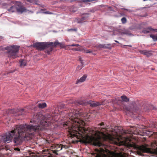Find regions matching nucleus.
Here are the masks:
<instances>
[{"label": "nucleus", "mask_w": 157, "mask_h": 157, "mask_svg": "<svg viewBox=\"0 0 157 157\" xmlns=\"http://www.w3.org/2000/svg\"><path fill=\"white\" fill-rule=\"evenodd\" d=\"M153 30H152V32H153V31L155 32H157V29H153Z\"/></svg>", "instance_id": "obj_32"}, {"label": "nucleus", "mask_w": 157, "mask_h": 157, "mask_svg": "<svg viewBox=\"0 0 157 157\" xmlns=\"http://www.w3.org/2000/svg\"><path fill=\"white\" fill-rule=\"evenodd\" d=\"M113 47V45L112 44H99L97 47L98 48L110 49H111Z\"/></svg>", "instance_id": "obj_8"}, {"label": "nucleus", "mask_w": 157, "mask_h": 157, "mask_svg": "<svg viewBox=\"0 0 157 157\" xmlns=\"http://www.w3.org/2000/svg\"><path fill=\"white\" fill-rule=\"evenodd\" d=\"M79 60H80H80H82L81 59V58H79Z\"/></svg>", "instance_id": "obj_42"}, {"label": "nucleus", "mask_w": 157, "mask_h": 157, "mask_svg": "<svg viewBox=\"0 0 157 157\" xmlns=\"http://www.w3.org/2000/svg\"><path fill=\"white\" fill-rule=\"evenodd\" d=\"M69 46H76L77 47V48H73V50H75L76 51H81V52H83V48L80 45H79L78 44H73L71 45H69Z\"/></svg>", "instance_id": "obj_9"}, {"label": "nucleus", "mask_w": 157, "mask_h": 157, "mask_svg": "<svg viewBox=\"0 0 157 157\" xmlns=\"http://www.w3.org/2000/svg\"><path fill=\"white\" fill-rule=\"evenodd\" d=\"M18 114L19 115V116H22L25 114V110L23 109H21L19 111V112L18 113Z\"/></svg>", "instance_id": "obj_20"}, {"label": "nucleus", "mask_w": 157, "mask_h": 157, "mask_svg": "<svg viewBox=\"0 0 157 157\" xmlns=\"http://www.w3.org/2000/svg\"><path fill=\"white\" fill-rule=\"evenodd\" d=\"M122 34H128V32L127 31H125L122 33Z\"/></svg>", "instance_id": "obj_30"}, {"label": "nucleus", "mask_w": 157, "mask_h": 157, "mask_svg": "<svg viewBox=\"0 0 157 157\" xmlns=\"http://www.w3.org/2000/svg\"><path fill=\"white\" fill-rule=\"evenodd\" d=\"M88 14L86 13L83 15L82 16V18L81 19H79L78 20V23H82L85 21V20H86L88 17Z\"/></svg>", "instance_id": "obj_11"}, {"label": "nucleus", "mask_w": 157, "mask_h": 157, "mask_svg": "<svg viewBox=\"0 0 157 157\" xmlns=\"http://www.w3.org/2000/svg\"><path fill=\"white\" fill-rule=\"evenodd\" d=\"M88 104L90 105V106L92 107H95L102 105L101 103L98 102H94L90 101L88 102Z\"/></svg>", "instance_id": "obj_10"}, {"label": "nucleus", "mask_w": 157, "mask_h": 157, "mask_svg": "<svg viewBox=\"0 0 157 157\" xmlns=\"http://www.w3.org/2000/svg\"><path fill=\"white\" fill-rule=\"evenodd\" d=\"M140 52L142 54L145 55L147 56H150L152 55V54L150 51L142 50Z\"/></svg>", "instance_id": "obj_13"}, {"label": "nucleus", "mask_w": 157, "mask_h": 157, "mask_svg": "<svg viewBox=\"0 0 157 157\" xmlns=\"http://www.w3.org/2000/svg\"><path fill=\"white\" fill-rule=\"evenodd\" d=\"M27 1L32 3H34L35 0H27Z\"/></svg>", "instance_id": "obj_29"}, {"label": "nucleus", "mask_w": 157, "mask_h": 157, "mask_svg": "<svg viewBox=\"0 0 157 157\" xmlns=\"http://www.w3.org/2000/svg\"><path fill=\"white\" fill-rule=\"evenodd\" d=\"M16 6H17V11L19 13H22L23 12H27L28 11L23 6L20 2H16Z\"/></svg>", "instance_id": "obj_7"}, {"label": "nucleus", "mask_w": 157, "mask_h": 157, "mask_svg": "<svg viewBox=\"0 0 157 157\" xmlns=\"http://www.w3.org/2000/svg\"><path fill=\"white\" fill-rule=\"evenodd\" d=\"M19 48L20 47L17 45L7 46L5 49L8 51L7 53L8 57L12 59L17 57Z\"/></svg>", "instance_id": "obj_4"}, {"label": "nucleus", "mask_w": 157, "mask_h": 157, "mask_svg": "<svg viewBox=\"0 0 157 157\" xmlns=\"http://www.w3.org/2000/svg\"><path fill=\"white\" fill-rule=\"evenodd\" d=\"M38 107L40 109H43L47 106V104L45 103H39L38 104Z\"/></svg>", "instance_id": "obj_19"}, {"label": "nucleus", "mask_w": 157, "mask_h": 157, "mask_svg": "<svg viewBox=\"0 0 157 157\" xmlns=\"http://www.w3.org/2000/svg\"><path fill=\"white\" fill-rule=\"evenodd\" d=\"M58 45L61 48L64 47V44L59 42L57 40L54 43L52 42H37L33 43V46L40 50L44 49L45 52L49 55L52 51L53 48Z\"/></svg>", "instance_id": "obj_3"}, {"label": "nucleus", "mask_w": 157, "mask_h": 157, "mask_svg": "<svg viewBox=\"0 0 157 157\" xmlns=\"http://www.w3.org/2000/svg\"><path fill=\"white\" fill-rule=\"evenodd\" d=\"M123 46H128V47H132V46L131 45H123Z\"/></svg>", "instance_id": "obj_36"}, {"label": "nucleus", "mask_w": 157, "mask_h": 157, "mask_svg": "<svg viewBox=\"0 0 157 157\" xmlns=\"http://www.w3.org/2000/svg\"><path fill=\"white\" fill-rule=\"evenodd\" d=\"M19 62L20 63V66L21 67H24L27 64L26 61L23 59L20 60Z\"/></svg>", "instance_id": "obj_17"}, {"label": "nucleus", "mask_w": 157, "mask_h": 157, "mask_svg": "<svg viewBox=\"0 0 157 157\" xmlns=\"http://www.w3.org/2000/svg\"><path fill=\"white\" fill-rule=\"evenodd\" d=\"M129 146L130 147H133L134 149L138 150L140 152L149 153L151 152L150 148L144 145L139 146L136 143H132L130 144Z\"/></svg>", "instance_id": "obj_5"}, {"label": "nucleus", "mask_w": 157, "mask_h": 157, "mask_svg": "<svg viewBox=\"0 0 157 157\" xmlns=\"http://www.w3.org/2000/svg\"><path fill=\"white\" fill-rule=\"evenodd\" d=\"M33 124H21L16 126L14 128L15 134L14 135L13 142L15 145L17 146L21 144L23 140L26 138L30 139L34 135L35 132L48 129L51 124L48 121H45L44 116L40 113L34 115L33 119L31 121Z\"/></svg>", "instance_id": "obj_2"}, {"label": "nucleus", "mask_w": 157, "mask_h": 157, "mask_svg": "<svg viewBox=\"0 0 157 157\" xmlns=\"http://www.w3.org/2000/svg\"><path fill=\"white\" fill-rule=\"evenodd\" d=\"M96 157H101V156L98 154L96 155Z\"/></svg>", "instance_id": "obj_37"}, {"label": "nucleus", "mask_w": 157, "mask_h": 157, "mask_svg": "<svg viewBox=\"0 0 157 157\" xmlns=\"http://www.w3.org/2000/svg\"><path fill=\"white\" fill-rule=\"evenodd\" d=\"M35 4H37V3H35Z\"/></svg>", "instance_id": "obj_46"}, {"label": "nucleus", "mask_w": 157, "mask_h": 157, "mask_svg": "<svg viewBox=\"0 0 157 157\" xmlns=\"http://www.w3.org/2000/svg\"><path fill=\"white\" fill-rule=\"evenodd\" d=\"M129 141H130V143H129L128 144V146L129 147H130V146H129V144H132L133 143H134L133 142H131V141L130 140H128Z\"/></svg>", "instance_id": "obj_34"}, {"label": "nucleus", "mask_w": 157, "mask_h": 157, "mask_svg": "<svg viewBox=\"0 0 157 157\" xmlns=\"http://www.w3.org/2000/svg\"><path fill=\"white\" fill-rule=\"evenodd\" d=\"M125 139L126 140V139H128V138H125Z\"/></svg>", "instance_id": "obj_43"}, {"label": "nucleus", "mask_w": 157, "mask_h": 157, "mask_svg": "<svg viewBox=\"0 0 157 157\" xmlns=\"http://www.w3.org/2000/svg\"><path fill=\"white\" fill-rule=\"evenodd\" d=\"M43 13H44L45 14H53V13H52L50 12L49 11L44 12Z\"/></svg>", "instance_id": "obj_27"}, {"label": "nucleus", "mask_w": 157, "mask_h": 157, "mask_svg": "<svg viewBox=\"0 0 157 157\" xmlns=\"http://www.w3.org/2000/svg\"><path fill=\"white\" fill-rule=\"evenodd\" d=\"M102 150L103 151H104V149H102Z\"/></svg>", "instance_id": "obj_45"}, {"label": "nucleus", "mask_w": 157, "mask_h": 157, "mask_svg": "<svg viewBox=\"0 0 157 157\" xmlns=\"http://www.w3.org/2000/svg\"><path fill=\"white\" fill-rule=\"evenodd\" d=\"M15 134L14 129L11 131L6 134V135L2 136V139L4 143H8L12 141L13 137Z\"/></svg>", "instance_id": "obj_6"}, {"label": "nucleus", "mask_w": 157, "mask_h": 157, "mask_svg": "<svg viewBox=\"0 0 157 157\" xmlns=\"http://www.w3.org/2000/svg\"><path fill=\"white\" fill-rule=\"evenodd\" d=\"M121 101L123 102H127L129 101V98L125 95H123L121 97Z\"/></svg>", "instance_id": "obj_18"}, {"label": "nucleus", "mask_w": 157, "mask_h": 157, "mask_svg": "<svg viewBox=\"0 0 157 157\" xmlns=\"http://www.w3.org/2000/svg\"><path fill=\"white\" fill-rule=\"evenodd\" d=\"M15 150L18 151H20V149L19 148H15Z\"/></svg>", "instance_id": "obj_35"}, {"label": "nucleus", "mask_w": 157, "mask_h": 157, "mask_svg": "<svg viewBox=\"0 0 157 157\" xmlns=\"http://www.w3.org/2000/svg\"><path fill=\"white\" fill-rule=\"evenodd\" d=\"M8 11L10 13H13L17 11V6H16V2L14 5L12 6L10 8L8 9Z\"/></svg>", "instance_id": "obj_12"}, {"label": "nucleus", "mask_w": 157, "mask_h": 157, "mask_svg": "<svg viewBox=\"0 0 157 157\" xmlns=\"http://www.w3.org/2000/svg\"><path fill=\"white\" fill-rule=\"evenodd\" d=\"M87 76L86 75H84L81 77L79 79H78L76 82V84H78L79 82H82L84 81L86 78Z\"/></svg>", "instance_id": "obj_14"}, {"label": "nucleus", "mask_w": 157, "mask_h": 157, "mask_svg": "<svg viewBox=\"0 0 157 157\" xmlns=\"http://www.w3.org/2000/svg\"><path fill=\"white\" fill-rule=\"evenodd\" d=\"M115 41L117 43H119V42L117 41V40H115Z\"/></svg>", "instance_id": "obj_40"}, {"label": "nucleus", "mask_w": 157, "mask_h": 157, "mask_svg": "<svg viewBox=\"0 0 157 157\" xmlns=\"http://www.w3.org/2000/svg\"><path fill=\"white\" fill-rule=\"evenodd\" d=\"M123 9L125 10H128L127 9Z\"/></svg>", "instance_id": "obj_41"}, {"label": "nucleus", "mask_w": 157, "mask_h": 157, "mask_svg": "<svg viewBox=\"0 0 157 157\" xmlns=\"http://www.w3.org/2000/svg\"><path fill=\"white\" fill-rule=\"evenodd\" d=\"M150 37L152 38L153 40L155 41H157V35H151L150 36Z\"/></svg>", "instance_id": "obj_22"}, {"label": "nucleus", "mask_w": 157, "mask_h": 157, "mask_svg": "<svg viewBox=\"0 0 157 157\" xmlns=\"http://www.w3.org/2000/svg\"><path fill=\"white\" fill-rule=\"evenodd\" d=\"M16 112L15 109H11L10 111V112L12 113H14Z\"/></svg>", "instance_id": "obj_28"}, {"label": "nucleus", "mask_w": 157, "mask_h": 157, "mask_svg": "<svg viewBox=\"0 0 157 157\" xmlns=\"http://www.w3.org/2000/svg\"><path fill=\"white\" fill-rule=\"evenodd\" d=\"M84 67V66H82L81 65V66L79 65L77 67V69L78 70H81L82 68Z\"/></svg>", "instance_id": "obj_26"}, {"label": "nucleus", "mask_w": 157, "mask_h": 157, "mask_svg": "<svg viewBox=\"0 0 157 157\" xmlns=\"http://www.w3.org/2000/svg\"><path fill=\"white\" fill-rule=\"evenodd\" d=\"M15 71V70L13 71H10V73H13Z\"/></svg>", "instance_id": "obj_39"}, {"label": "nucleus", "mask_w": 157, "mask_h": 157, "mask_svg": "<svg viewBox=\"0 0 157 157\" xmlns=\"http://www.w3.org/2000/svg\"><path fill=\"white\" fill-rule=\"evenodd\" d=\"M121 21L122 22V23L123 24H124L126 22L127 19L125 17H123L121 19Z\"/></svg>", "instance_id": "obj_24"}, {"label": "nucleus", "mask_w": 157, "mask_h": 157, "mask_svg": "<svg viewBox=\"0 0 157 157\" xmlns=\"http://www.w3.org/2000/svg\"><path fill=\"white\" fill-rule=\"evenodd\" d=\"M136 128H135H135H134V129H136Z\"/></svg>", "instance_id": "obj_44"}, {"label": "nucleus", "mask_w": 157, "mask_h": 157, "mask_svg": "<svg viewBox=\"0 0 157 157\" xmlns=\"http://www.w3.org/2000/svg\"><path fill=\"white\" fill-rule=\"evenodd\" d=\"M104 123L103 122H102L100 124H98V125L99 126H103V125H104Z\"/></svg>", "instance_id": "obj_31"}, {"label": "nucleus", "mask_w": 157, "mask_h": 157, "mask_svg": "<svg viewBox=\"0 0 157 157\" xmlns=\"http://www.w3.org/2000/svg\"><path fill=\"white\" fill-rule=\"evenodd\" d=\"M83 51L82 52H85L87 53H90L92 52V51H90L89 50H86L85 48H83Z\"/></svg>", "instance_id": "obj_23"}, {"label": "nucleus", "mask_w": 157, "mask_h": 157, "mask_svg": "<svg viewBox=\"0 0 157 157\" xmlns=\"http://www.w3.org/2000/svg\"><path fill=\"white\" fill-rule=\"evenodd\" d=\"M74 104L77 105H81L84 104L86 105V104L85 102L83 101H79L77 100V101L74 102Z\"/></svg>", "instance_id": "obj_16"}, {"label": "nucleus", "mask_w": 157, "mask_h": 157, "mask_svg": "<svg viewBox=\"0 0 157 157\" xmlns=\"http://www.w3.org/2000/svg\"><path fill=\"white\" fill-rule=\"evenodd\" d=\"M81 113L71 109L68 113L69 120L63 124L65 129H68V132L71 135L75 136L78 134L82 141L84 143H89L94 145L101 147L104 145L100 141L101 133L105 136L106 139L113 140V138L110 135L107 136L101 132L88 128L86 129L83 127H80L85 124L84 121L80 119Z\"/></svg>", "instance_id": "obj_1"}, {"label": "nucleus", "mask_w": 157, "mask_h": 157, "mask_svg": "<svg viewBox=\"0 0 157 157\" xmlns=\"http://www.w3.org/2000/svg\"><path fill=\"white\" fill-rule=\"evenodd\" d=\"M152 30H153L152 28L151 27H148L143 29L142 32L144 33H147L150 32H152Z\"/></svg>", "instance_id": "obj_15"}, {"label": "nucleus", "mask_w": 157, "mask_h": 157, "mask_svg": "<svg viewBox=\"0 0 157 157\" xmlns=\"http://www.w3.org/2000/svg\"><path fill=\"white\" fill-rule=\"evenodd\" d=\"M80 63H81V65L82 66H84V65H83L84 64H83V60H80Z\"/></svg>", "instance_id": "obj_33"}, {"label": "nucleus", "mask_w": 157, "mask_h": 157, "mask_svg": "<svg viewBox=\"0 0 157 157\" xmlns=\"http://www.w3.org/2000/svg\"><path fill=\"white\" fill-rule=\"evenodd\" d=\"M43 10V9L42 10Z\"/></svg>", "instance_id": "obj_47"}, {"label": "nucleus", "mask_w": 157, "mask_h": 157, "mask_svg": "<svg viewBox=\"0 0 157 157\" xmlns=\"http://www.w3.org/2000/svg\"><path fill=\"white\" fill-rule=\"evenodd\" d=\"M95 150L98 152H100V151H99V150L98 149H96Z\"/></svg>", "instance_id": "obj_38"}, {"label": "nucleus", "mask_w": 157, "mask_h": 157, "mask_svg": "<svg viewBox=\"0 0 157 157\" xmlns=\"http://www.w3.org/2000/svg\"><path fill=\"white\" fill-rule=\"evenodd\" d=\"M134 130H133L132 129H131V130H130V131L129 132V131H124L123 132V133H124L125 134H126L127 133H128L129 134H135V133H134V132H133V131Z\"/></svg>", "instance_id": "obj_21"}, {"label": "nucleus", "mask_w": 157, "mask_h": 157, "mask_svg": "<svg viewBox=\"0 0 157 157\" xmlns=\"http://www.w3.org/2000/svg\"><path fill=\"white\" fill-rule=\"evenodd\" d=\"M67 31H72L76 32L77 31V29L76 28L68 29H67Z\"/></svg>", "instance_id": "obj_25"}]
</instances>
